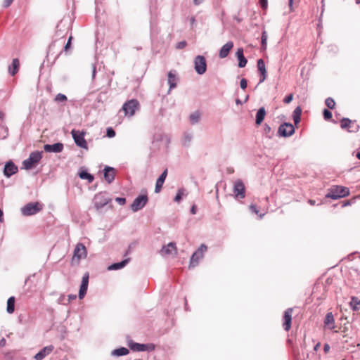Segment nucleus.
Instances as JSON below:
<instances>
[{
	"label": "nucleus",
	"mask_w": 360,
	"mask_h": 360,
	"mask_svg": "<svg viewBox=\"0 0 360 360\" xmlns=\"http://www.w3.org/2000/svg\"><path fill=\"white\" fill-rule=\"evenodd\" d=\"M356 158L360 160V152L356 154Z\"/></svg>",
	"instance_id": "61"
},
{
	"label": "nucleus",
	"mask_w": 360,
	"mask_h": 360,
	"mask_svg": "<svg viewBox=\"0 0 360 360\" xmlns=\"http://www.w3.org/2000/svg\"><path fill=\"white\" fill-rule=\"evenodd\" d=\"M292 313V308H288L284 311L283 327L285 331H288L291 328Z\"/></svg>",
	"instance_id": "12"
},
{
	"label": "nucleus",
	"mask_w": 360,
	"mask_h": 360,
	"mask_svg": "<svg viewBox=\"0 0 360 360\" xmlns=\"http://www.w3.org/2000/svg\"><path fill=\"white\" fill-rule=\"evenodd\" d=\"M257 69L260 74L259 84L262 83L266 77V70L264 61L263 59H259L257 60Z\"/></svg>",
	"instance_id": "18"
},
{
	"label": "nucleus",
	"mask_w": 360,
	"mask_h": 360,
	"mask_svg": "<svg viewBox=\"0 0 360 360\" xmlns=\"http://www.w3.org/2000/svg\"><path fill=\"white\" fill-rule=\"evenodd\" d=\"M191 213L192 214H195L196 213V206L195 205H193L191 209Z\"/></svg>",
	"instance_id": "53"
},
{
	"label": "nucleus",
	"mask_w": 360,
	"mask_h": 360,
	"mask_svg": "<svg viewBox=\"0 0 360 360\" xmlns=\"http://www.w3.org/2000/svg\"><path fill=\"white\" fill-rule=\"evenodd\" d=\"M19 68V60L18 58H14L11 65L8 67V72L12 76H14L18 72Z\"/></svg>",
	"instance_id": "26"
},
{
	"label": "nucleus",
	"mask_w": 360,
	"mask_h": 360,
	"mask_svg": "<svg viewBox=\"0 0 360 360\" xmlns=\"http://www.w3.org/2000/svg\"><path fill=\"white\" fill-rule=\"evenodd\" d=\"M89 285V274H86L82 281V283L80 285L79 291V298L83 299L84 295L86 293L87 288Z\"/></svg>",
	"instance_id": "17"
},
{
	"label": "nucleus",
	"mask_w": 360,
	"mask_h": 360,
	"mask_svg": "<svg viewBox=\"0 0 360 360\" xmlns=\"http://www.w3.org/2000/svg\"><path fill=\"white\" fill-rule=\"evenodd\" d=\"M5 114L4 112L0 111V120H3L4 118Z\"/></svg>",
	"instance_id": "58"
},
{
	"label": "nucleus",
	"mask_w": 360,
	"mask_h": 360,
	"mask_svg": "<svg viewBox=\"0 0 360 360\" xmlns=\"http://www.w3.org/2000/svg\"><path fill=\"white\" fill-rule=\"evenodd\" d=\"M194 68L199 75L204 74L207 70L206 59L202 56H197L194 59Z\"/></svg>",
	"instance_id": "8"
},
{
	"label": "nucleus",
	"mask_w": 360,
	"mask_h": 360,
	"mask_svg": "<svg viewBox=\"0 0 360 360\" xmlns=\"http://www.w3.org/2000/svg\"><path fill=\"white\" fill-rule=\"evenodd\" d=\"M110 200L103 193H98L94 197V205L96 209H100L107 205Z\"/></svg>",
	"instance_id": "14"
},
{
	"label": "nucleus",
	"mask_w": 360,
	"mask_h": 360,
	"mask_svg": "<svg viewBox=\"0 0 360 360\" xmlns=\"http://www.w3.org/2000/svg\"><path fill=\"white\" fill-rule=\"evenodd\" d=\"M349 195V190L347 187L342 186H333L329 192L326 195V198L336 200L344 198Z\"/></svg>",
	"instance_id": "1"
},
{
	"label": "nucleus",
	"mask_w": 360,
	"mask_h": 360,
	"mask_svg": "<svg viewBox=\"0 0 360 360\" xmlns=\"http://www.w3.org/2000/svg\"><path fill=\"white\" fill-rule=\"evenodd\" d=\"M301 115H302V108L300 106H297L293 112V120H294L295 124H297L300 122Z\"/></svg>",
	"instance_id": "30"
},
{
	"label": "nucleus",
	"mask_w": 360,
	"mask_h": 360,
	"mask_svg": "<svg viewBox=\"0 0 360 360\" xmlns=\"http://www.w3.org/2000/svg\"><path fill=\"white\" fill-rule=\"evenodd\" d=\"M148 345V347L146 348V349L153 350L155 348L154 345Z\"/></svg>",
	"instance_id": "57"
},
{
	"label": "nucleus",
	"mask_w": 360,
	"mask_h": 360,
	"mask_svg": "<svg viewBox=\"0 0 360 360\" xmlns=\"http://www.w3.org/2000/svg\"><path fill=\"white\" fill-rule=\"evenodd\" d=\"M293 1L294 0H289V1H288V5H289V8H290V12L294 11Z\"/></svg>",
	"instance_id": "51"
},
{
	"label": "nucleus",
	"mask_w": 360,
	"mask_h": 360,
	"mask_svg": "<svg viewBox=\"0 0 360 360\" xmlns=\"http://www.w3.org/2000/svg\"><path fill=\"white\" fill-rule=\"evenodd\" d=\"M202 1L203 0H193V3L196 6L200 4Z\"/></svg>",
	"instance_id": "54"
},
{
	"label": "nucleus",
	"mask_w": 360,
	"mask_h": 360,
	"mask_svg": "<svg viewBox=\"0 0 360 360\" xmlns=\"http://www.w3.org/2000/svg\"><path fill=\"white\" fill-rule=\"evenodd\" d=\"M87 250L84 244L79 243L76 245L73 252L71 263L72 265L78 264L82 259L86 258Z\"/></svg>",
	"instance_id": "2"
},
{
	"label": "nucleus",
	"mask_w": 360,
	"mask_h": 360,
	"mask_svg": "<svg viewBox=\"0 0 360 360\" xmlns=\"http://www.w3.org/2000/svg\"><path fill=\"white\" fill-rule=\"evenodd\" d=\"M324 324L326 327L330 330L334 329L335 328V319L331 312L327 313L325 317Z\"/></svg>",
	"instance_id": "24"
},
{
	"label": "nucleus",
	"mask_w": 360,
	"mask_h": 360,
	"mask_svg": "<svg viewBox=\"0 0 360 360\" xmlns=\"http://www.w3.org/2000/svg\"><path fill=\"white\" fill-rule=\"evenodd\" d=\"M128 353H129V350H128V349H127L125 347H121V348L115 349L112 352V354L113 355H116V356L127 355Z\"/></svg>",
	"instance_id": "33"
},
{
	"label": "nucleus",
	"mask_w": 360,
	"mask_h": 360,
	"mask_svg": "<svg viewBox=\"0 0 360 360\" xmlns=\"http://www.w3.org/2000/svg\"><path fill=\"white\" fill-rule=\"evenodd\" d=\"M293 99V94H290L289 95L286 96L285 98L283 99V102L286 104L290 103Z\"/></svg>",
	"instance_id": "40"
},
{
	"label": "nucleus",
	"mask_w": 360,
	"mask_h": 360,
	"mask_svg": "<svg viewBox=\"0 0 360 360\" xmlns=\"http://www.w3.org/2000/svg\"><path fill=\"white\" fill-rule=\"evenodd\" d=\"M321 347V343L318 342L314 347V351H318L319 347Z\"/></svg>",
	"instance_id": "55"
},
{
	"label": "nucleus",
	"mask_w": 360,
	"mask_h": 360,
	"mask_svg": "<svg viewBox=\"0 0 360 360\" xmlns=\"http://www.w3.org/2000/svg\"><path fill=\"white\" fill-rule=\"evenodd\" d=\"M182 194H183L182 191H179L177 195L174 198V200L176 202H179L180 200L181 199Z\"/></svg>",
	"instance_id": "48"
},
{
	"label": "nucleus",
	"mask_w": 360,
	"mask_h": 360,
	"mask_svg": "<svg viewBox=\"0 0 360 360\" xmlns=\"http://www.w3.org/2000/svg\"><path fill=\"white\" fill-rule=\"evenodd\" d=\"M148 200V198L146 194L140 195L134 200L132 204L131 205V209L134 212H137L146 205Z\"/></svg>",
	"instance_id": "10"
},
{
	"label": "nucleus",
	"mask_w": 360,
	"mask_h": 360,
	"mask_svg": "<svg viewBox=\"0 0 360 360\" xmlns=\"http://www.w3.org/2000/svg\"><path fill=\"white\" fill-rule=\"evenodd\" d=\"M71 134L77 146L84 149L88 148L87 142L84 139L86 134L85 131L72 129L71 131Z\"/></svg>",
	"instance_id": "5"
},
{
	"label": "nucleus",
	"mask_w": 360,
	"mask_h": 360,
	"mask_svg": "<svg viewBox=\"0 0 360 360\" xmlns=\"http://www.w3.org/2000/svg\"><path fill=\"white\" fill-rule=\"evenodd\" d=\"M67 101V97L63 94H58L55 97V101L56 102H64Z\"/></svg>",
	"instance_id": "38"
},
{
	"label": "nucleus",
	"mask_w": 360,
	"mask_h": 360,
	"mask_svg": "<svg viewBox=\"0 0 360 360\" xmlns=\"http://www.w3.org/2000/svg\"><path fill=\"white\" fill-rule=\"evenodd\" d=\"M264 214H259V217L260 219L263 218V217H264Z\"/></svg>",
	"instance_id": "62"
},
{
	"label": "nucleus",
	"mask_w": 360,
	"mask_h": 360,
	"mask_svg": "<svg viewBox=\"0 0 360 360\" xmlns=\"http://www.w3.org/2000/svg\"><path fill=\"white\" fill-rule=\"evenodd\" d=\"M79 176L82 179L88 180L89 183H91L94 181V179L93 175H91V174H89V173H88V172H86L85 171L81 172L79 174Z\"/></svg>",
	"instance_id": "32"
},
{
	"label": "nucleus",
	"mask_w": 360,
	"mask_h": 360,
	"mask_svg": "<svg viewBox=\"0 0 360 360\" xmlns=\"http://www.w3.org/2000/svg\"><path fill=\"white\" fill-rule=\"evenodd\" d=\"M323 115L324 119L326 120H330L332 118V112L327 109L323 110Z\"/></svg>",
	"instance_id": "39"
},
{
	"label": "nucleus",
	"mask_w": 360,
	"mask_h": 360,
	"mask_svg": "<svg viewBox=\"0 0 360 360\" xmlns=\"http://www.w3.org/2000/svg\"><path fill=\"white\" fill-rule=\"evenodd\" d=\"M342 129H347L349 132H356L359 129V126L355 120H351L348 118H342L340 121Z\"/></svg>",
	"instance_id": "9"
},
{
	"label": "nucleus",
	"mask_w": 360,
	"mask_h": 360,
	"mask_svg": "<svg viewBox=\"0 0 360 360\" xmlns=\"http://www.w3.org/2000/svg\"><path fill=\"white\" fill-rule=\"evenodd\" d=\"M207 246L204 244H202L200 248L192 255L189 266L191 267L197 266L199 260L203 257L204 253L207 251Z\"/></svg>",
	"instance_id": "7"
},
{
	"label": "nucleus",
	"mask_w": 360,
	"mask_h": 360,
	"mask_svg": "<svg viewBox=\"0 0 360 360\" xmlns=\"http://www.w3.org/2000/svg\"><path fill=\"white\" fill-rule=\"evenodd\" d=\"M266 115V110L264 107L260 108L256 115V124L260 125Z\"/></svg>",
	"instance_id": "27"
},
{
	"label": "nucleus",
	"mask_w": 360,
	"mask_h": 360,
	"mask_svg": "<svg viewBox=\"0 0 360 360\" xmlns=\"http://www.w3.org/2000/svg\"><path fill=\"white\" fill-rule=\"evenodd\" d=\"M233 43L232 41H228L227 43H226L220 49L219 51V56L220 58H226L230 51L233 49Z\"/></svg>",
	"instance_id": "22"
},
{
	"label": "nucleus",
	"mask_w": 360,
	"mask_h": 360,
	"mask_svg": "<svg viewBox=\"0 0 360 360\" xmlns=\"http://www.w3.org/2000/svg\"><path fill=\"white\" fill-rule=\"evenodd\" d=\"M240 86L243 89H245L247 87V80L245 78H243L240 80Z\"/></svg>",
	"instance_id": "46"
},
{
	"label": "nucleus",
	"mask_w": 360,
	"mask_h": 360,
	"mask_svg": "<svg viewBox=\"0 0 360 360\" xmlns=\"http://www.w3.org/2000/svg\"><path fill=\"white\" fill-rule=\"evenodd\" d=\"M200 118V113L198 111H195L190 115V120L192 124L197 123Z\"/></svg>",
	"instance_id": "34"
},
{
	"label": "nucleus",
	"mask_w": 360,
	"mask_h": 360,
	"mask_svg": "<svg viewBox=\"0 0 360 360\" xmlns=\"http://www.w3.org/2000/svg\"><path fill=\"white\" fill-rule=\"evenodd\" d=\"M295 132L294 126L290 123H284L278 128V134L283 136H290Z\"/></svg>",
	"instance_id": "13"
},
{
	"label": "nucleus",
	"mask_w": 360,
	"mask_h": 360,
	"mask_svg": "<svg viewBox=\"0 0 360 360\" xmlns=\"http://www.w3.org/2000/svg\"><path fill=\"white\" fill-rule=\"evenodd\" d=\"M186 45H187V43L186 41H181L176 44V48L178 49H182L185 48L186 46Z\"/></svg>",
	"instance_id": "41"
},
{
	"label": "nucleus",
	"mask_w": 360,
	"mask_h": 360,
	"mask_svg": "<svg viewBox=\"0 0 360 360\" xmlns=\"http://www.w3.org/2000/svg\"><path fill=\"white\" fill-rule=\"evenodd\" d=\"M42 158V153L34 151L30 153V157L25 160L22 165L26 169H31L34 167Z\"/></svg>",
	"instance_id": "3"
},
{
	"label": "nucleus",
	"mask_w": 360,
	"mask_h": 360,
	"mask_svg": "<svg viewBox=\"0 0 360 360\" xmlns=\"http://www.w3.org/2000/svg\"><path fill=\"white\" fill-rule=\"evenodd\" d=\"M116 202H117L120 205H124L126 202V199L124 198H115Z\"/></svg>",
	"instance_id": "47"
},
{
	"label": "nucleus",
	"mask_w": 360,
	"mask_h": 360,
	"mask_svg": "<svg viewBox=\"0 0 360 360\" xmlns=\"http://www.w3.org/2000/svg\"><path fill=\"white\" fill-rule=\"evenodd\" d=\"M233 192L236 198L243 199L245 197V185L241 180L235 182Z\"/></svg>",
	"instance_id": "11"
},
{
	"label": "nucleus",
	"mask_w": 360,
	"mask_h": 360,
	"mask_svg": "<svg viewBox=\"0 0 360 360\" xmlns=\"http://www.w3.org/2000/svg\"><path fill=\"white\" fill-rule=\"evenodd\" d=\"M330 345L328 344H325L324 345V347H323V350H324V352L326 354L329 352L330 350Z\"/></svg>",
	"instance_id": "52"
},
{
	"label": "nucleus",
	"mask_w": 360,
	"mask_h": 360,
	"mask_svg": "<svg viewBox=\"0 0 360 360\" xmlns=\"http://www.w3.org/2000/svg\"><path fill=\"white\" fill-rule=\"evenodd\" d=\"M6 344V340L4 338H3L2 340H1L0 341V346L3 347Z\"/></svg>",
	"instance_id": "56"
},
{
	"label": "nucleus",
	"mask_w": 360,
	"mask_h": 360,
	"mask_svg": "<svg viewBox=\"0 0 360 360\" xmlns=\"http://www.w3.org/2000/svg\"><path fill=\"white\" fill-rule=\"evenodd\" d=\"M325 103L327 107L330 109H333L335 106V102L332 98L329 97L326 98Z\"/></svg>",
	"instance_id": "36"
},
{
	"label": "nucleus",
	"mask_w": 360,
	"mask_h": 360,
	"mask_svg": "<svg viewBox=\"0 0 360 360\" xmlns=\"http://www.w3.org/2000/svg\"><path fill=\"white\" fill-rule=\"evenodd\" d=\"M236 56L238 59L239 68H244L246 65L248 61L244 56L243 49L240 48L237 50Z\"/></svg>",
	"instance_id": "25"
},
{
	"label": "nucleus",
	"mask_w": 360,
	"mask_h": 360,
	"mask_svg": "<svg viewBox=\"0 0 360 360\" xmlns=\"http://www.w3.org/2000/svg\"><path fill=\"white\" fill-rule=\"evenodd\" d=\"M167 176V169H165V171L162 173V174L159 176V178L156 181L155 188V192L156 193H158L160 192Z\"/></svg>",
	"instance_id": "21"
},
{
	"label": "nucleus",
	"mask_w": 360,
	"mask_h": 360,
	"mask_svg": "<svg viewBox=\"0 0 360 360\" xmlns=\"http://www.w3.org/2000/svg\"><path fill=\"white\" fill-rule=\"evenodd\" d=\"M107 136L110 138L114 137L115 136V132L112 128L107 129Z\"/></svg>",
	"instance_id": "43"
},
{
	"label": "nucleus",
	"mask_w": 360,
	"mask_h": 360,
	"mask_svg": "<svg viewBox=\"0 0 360 360\" xmlns=\"http://www.w3.org/2000/svg\"><path fill=\"white\" fill-rule=\"evenodd\" d=\"M139 103L136 99H131L124 103L122 110L125 116H133L135 111L139 108Z\"/></svg>",
	"instance_id": "6"
},
{
	"label": "nucleus",
	"mask_w": 360,
	"mask_h": 360,
	"mask_svg": "<svg viewBox=\"0 0 360 360\" xmlns=\"http://www.w3.org/2000/svg\"><path fill=\"white\" fill-rule=\"evenodd\" d=\"M76 298H77L76 295H69L67 303L64 302L63 300H61L60 302L64 304H69L72 300H76Z\"/></svg>",
	"instance_id": "42"
},
{
	"label": "nucleus",
	"mask_w": 360,
	"mask_h": 360,
	"mask_svg": "<svg viewBox=\"0 0 360 360\" xmlns=\"http://www.w3.org/2000/svg\"><path fill=\"white\" fill-rule=\"evenodd\" d=\"M13 0H4L3 6L7 8L13 3Z\"/></svg>",
	"instance_id": "50"
},
{
	"label": "nucleus",
	"mask_w": 360,
	"mask_h": 360,
	"mask_svg": "<svg viewBox=\"0 0 360 360\" xmlns=\"http://www.w3.org/2000/svg\"><path fill=\"white\" fill-rule=\"evenodd\" d=\"M249 208L252 212H253L256 214H259V210L255 205H250L249 206Z\"/></svg>",
	"instance_id": "44"
},
{
	"label": "nucleus",
	"mask_w": 360,
	"mask_h": 360,
	"mask_svg": "<svg viewBox=\"0 0 360 360\" xmlns=\"http://www.w3.org/2000/svg\"><path fill=\"white\" fill-rule=\"evenodd\" d=\"M147 347V345L136 343L131 347V349L136 351H145Z\"/></svg>",
	"instance_id": "35"
},
{
	"label": "nucleus",
	"mask_w": 360,
	"mask_h": 360,
	"mask_svg": "<svg viewBox=\"0 0 360 360\" xmlns=\"http://www.w3.org/2000/svg\"><path fill=\"white\" fill-rule=\"evenodd\" d=\"M195 21V18H192L191 19V23H192V24H194Z\"/></svg>",
	"instance_id": "60"
},
{
	"label": "nucleus",
	"mask_w": 360,
	"mask_h": 360,
	"mask_svg": "<svg viewBox=\"0 0 360 360\" xmlns=\"http://www.w3.org/2000/svg\"><path fill=\"white\" fill-rule=\"evenodd\" d=\"M63 144L61 143H56L54 144H46L44 146V149L48 153H60L63 150Z\"/></svg>",
	"instance_id": "15"
},
{
	"label": "nucleus",
	"mask_w": 360,
	"mask_h": 360,
	"mask_svg": "<svg viewBox=\"0 0 360 360\" xmlns=\"http://www.w3.org/2000/svg\"><path fill=\"white\" fill-rule=\"evenodd\" d=\"M72 36H70V37H69V39H68V41L67 44H65V47H64V50H65V51H68V49H70V45H71V41H72Z\"/></svg>",
	"instance_id": "45"
},
{
	"label": "nucleus",
	"mask_w": 360,
	"mask_h": 360,
	"mask_svg": "<svg viewBox=\"0 0 360 360\" xmlns=\"http://www.w3.org/2000/svg\"><path fill=\"white\" fill-rule=\"evenodd\" d=\"M266 41H267V34L266 31H264L262 34V47L263 49H266Z\"/></svg>",
	"instance_id": "37"
},
{
	"label": "nucleus",
	"mask_w": 360,
	"mask_h": 360,
	"mask_svg": "<svg viewBox=\"0 0 360 360\" xmlns=\"http://www.w3.org/2000/svg\"><path fill=\"white\" fill-rule=\"evenodd\" d=\"M15 310V297H11L7 301V309L6 311L9 314L13 313Z\"/></svg>",
	"instance_id": "31"
},
{
	"label": "nucleus",
	"mask_w": 360,
	"mask_h": 360,
	"mask_svg": "<svg viewBox=\"0 0 360 360\" xmlns=\"http://www.w3.org/2000/svg\"><path fill=\"white\" fill-rule=\"evenodd\" d=\"M162 255H176L177 248L174 243H169L167 245L163 246L161 250Z\"/></svg>",
	"instance_id": "16"
},
{
	"label": "nucleus",
	"mask_w": 360,
	"mask_h": 360,
	"mask_svg": "<svg viewBox=\"0 0 360 360\" xmlns=\"http://www.w3.org/2000/svg\"><path fill=\"white\" fill-rule=\"evenodd\" d=\"M308 202H309L311 205H315V200H309Z\"/></svg>",
	"instance_id": "59"
},
{
	"label": "nucleus",
	"mask_w": 360,
	"mask_h": 360,
	"mask_svg": "<svg viewBox=\"0 0 360 360\" xmlns=\"http://www.w3.org/2000/svg\"><path fill=\"white\" fill-rule=\"evenodd\" d=\"M53 346L49 345L44 347L40 352H39L35 356L36 360H42L45 356L49 354L53 350Z\"/></svg>",
	"instance_id": "23"
},
{
	"label": "nucleus",
	"mask_w": 360,
	"mask_h": 360,
	"mask_svg": "<svg viewBox=\"0 0 360 360\" xmlns=\"http://www.w3.org/2000/svg\"><path fill=\"white\" fill-rule=\"evenodd\" d=\"M42 204L38 202H29L21 209V212L25 216H30L38 213L42 210Z\"/></svg>",
	"instance_id": "4"
},
{
	"label": "nucleus",
	"mask_w": 360,
	"mask_h": 360,
	"mask_svg": "<svg viewBox=\"0 0 360 360\" xmlns=\"http://www.w3.org/2000/svg\"><path fill=\"white\" fill-rule=\"evenodd\" d=\"M260 5L263 9H266L267 8V0H259Z\"/></svg>",
	"instance_id": "49"
},
{
	"label": "nucleus",
	"mask_w": 360,
	"mask_h": 360,
	"mask_svg": "<svg viewBox=\"0 0 360 360\" xmlns=\"http://www.w3.org/2000/svg\"><path fill=\"white\" fill-rule=\"evenodd\" d=\"M130 260L129 258H127L120 262H118V263H115L112 265H110L109 267H108V269L110 270H117V269H122L123 268L128 262Z\"/></svg>",
	"instance_id": "29"
},
{
	"label": "nucleus",
	"mask_w": 360,
	"mask_h": 360,
	"mask_svg": "<svg viewBox=\"0 0 360 360\" xmlns=\"http://www.w3.org/2000/svg\"><path fill=\"white\" fill-rule=\"evenodd\" d=\"M115 169L112 167L106 166L104 169V178L108 181V183L110 184L115 179Z\"/></svg>",
	"instance_id": "20"
},
{
	"label": "nucleus",
	"mask_w": 360,
	"mask_h": 360,
	"mask_svg": "<svg viewBox=\"0 0 360 360\" xmlns=\"http://www.w3.org/2000/svg\"><path fill=\"white\" fill-rule=\"evenodd\" d=\"M177 77L172 72L168 73V84L169 85V89H174L176 86Z\"/></svg>",
	"instance_id": "28"
},
{
	"label": "nucleus",
	"mask_w": 360,
	"mask_h": 360,
	"mask_svg": "<svg viewBox=\"0 0 360 360\" xmlns=\"http://www.w3.org/2000/svg\"><path fill=\"white\" fill-rule=\"evenodd\" d=\"M355 2H356V4H360V0H355Z\"/></svg>",
	"instance_id": "63"
},
{
	"label": "nucleus",
	"mask_w": 360,
	"mask_h": 360,
	"mask_svg": "<svg viewBox=\"0 0 360 360\" xmlns=\"http://www.w3.org/2000/svg\"><path fill=\"white\" fill-rule=\"evenodd\" d=\"M18 172V167L11 161L8 162L4 167V174L7 177L15 174Z\"/></svg>",
	"instance_id": "19"
}]
</instances>
